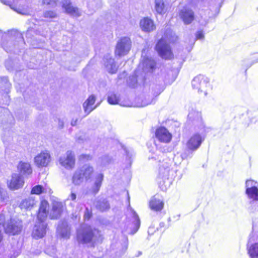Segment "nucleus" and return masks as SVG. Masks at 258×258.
Segmentation results:
<instances>
[{
	"instance_id": "26",
	"label": "nucleus",
	"mask_w": 258,
	"mask_h": 258,
	"mask_svg": "<svg viewBox=\"0 0 258 258\" xmlns=\"http://www.w3.org/2000/svg\"><path fill=\"white\" fill-rule=\"evenodd\" d=\"M128 215L132 218L133 222L134 223V231L132 232L133 234L136 233L139 229L140 226V220L139 217L135 211L132 208L129 210Z\"/></svg>"
},
{
	"instance_id": "2",
	"label": "nucleus",
	"mask_w": 258,
	"mask_h": 258,
	"mask_svg": "<svg viewBox=\"0 0 258 258\" xmlns=\"http://www.w3.org/2000/svg\"><path fill=\"white\" fill-rule=\"evenodd\" d=\"M144 51H143L142 54V59L138 67V70L135 72V77L133 76L132 78L130 79V80H134L135 81V82L133 84L130 82L129 83L130 85L132 87H135V85L140 79L139 73L140 70H142L143 74H146L148 72H152L155 68V61L151 58L144 57Z\"/></svg>"
},
{
	"instance_id": "36",
	"label": "nucleus",
	"mask_w": 258,
	"mask_h": 258,
	"mask_svg": "<svg viewBox=\"0 0 258 258\" xmlns=\"http://www.w3.org/2000/svg\"><path fill=\"white\" fill-rule=\"evenodd\" d=\"M96 206L97 209L101 211H105L109 208V204L105 200H103L102 201L98 202Z\"/></svg>"
},
{
	"instance_id": "16",
	"label": "nucleus",
	"mask_w": 258,
	"mask_h": 258,
	"mask_svg": "<svg viewBox=\"0 0 258 258\" xmlns=\"http://www.w3.org/2000/svg\"><path fill=\"white\" fill-rule=\"evenodd\" d=\"M46 224L44 221H39L33 229L32 232L33 236L37 239L42 238L46 233Z\"/></svg>"
},
{
	"instance_id": "39",
	"label": "nucleus",
	"mask_w": 258,
	"mask_h": 258,
	"mask_svg": "<svg viewBox=\"0 0 258 258\" xmlns=\"http://www.w3.org/2000/svg\"><path fill=\"white\" fill-rule=\"evenodd\" d=\"M57 2V0H43L42 4L49 8H54L56 6Z\"/></svg>"
},
{
	"instance_id": "42",
	"label": "nucleus",
	"mask_w": 258,
	"mask_h": 258,
	"mask_svg": "<svg viewBox=\"0 0 258 258\" xmlns=\"http://www.w3.org/2000/svg\"><path fill=\"white\" fill-rule=\"evenodd\" d=\"M6 192L5 190L0 187V202H4L6 198Z\"/></svg>"
},
{
	"instance_id": "18",
	"label": "nucleus",
	"mask_w": 258,
	"mask_h": 258,
	"mask_svg": "<svg viewBox=\"0 0 258 258\" xmlns=\"http://www.w3.org/2000/svg\"><path fill=\"white\" fill-rule=\"evenodd\" d=\"M103 61L105 67L108 73L114 74L116 72L118 67L115 63L114 59L111 58L110 54L106 55Z\"/></svg>"
},
{
	"instance_id": "37",
	"label": "nucleus",
	"mask_w": 258,
	"mask_h": 258,
	"mask_svg": "<svg viewBox=\"0 0 258 258\" xmlns=\"http://www.w3.org/2000/svg\"><path fill=\"white\" fill-rule=\"evenodd\" d=\"M108 102L110 104H116L119 102V97L114 94H111L108 97Z\"/></svg>"
},
{
	"instance_id": "9",
	"label": "nucleus",
	"mask_w": 258,
	"mask_h": 258,
	"mask_svg": "<svg viewBox=\"0 0 258 258\" xmlns=\"http://www.w3.org/2000/svg\"><path fill=\"white\" fill-rule=\"evenodd\" d=\"M59 163L61 166L67 170L73 169L75 165L74 154L72 151H68L65 154L59 158Z\"/></svg>"
},
{
	"instance_id": "33",
	"label": "nucleus",
	"mask_w": 258,
	"mask_h": 258,
	"mask_svg": "<svg viewBox=\"0 0 258 258\" xmlns=\"http://www.w3.org/2000/svg\"><path fill=\"white\" fill-rule=\"evenodd\" d=\"M82 171V175L86 179H89L92 173L93 172V168L89 165H84L82 169H80Z\"/></svg>"
},
{
	"instance_id": "30",
	"label": "nucleus",
	"mask_w": 258,
	"mask_h": 258,
	"mask_svg": "<svg viewBox=\"0 0 258 258\" xmlns=\"http://www.w3.org/2000/svg\"><path fill=\"white\" fill-rule=\"evenodd\" d=\"M50 189L46 186H43L41 185H36L32 188L31 194L40 195L44 192H50Z\"/></svg>"
},
{
	"instance_id": "21",
	"label": "nucleus",
	"mask_w": 258,
	"mask_h": 258,
	"mask_svg": "<svg viewBox=\"0 0 258 258\" xmlns=\"http://www.w3.org/2000/svg\"><path fill=\"white\" fill-rule=\"evenodd\" d=\"M17 169L20 174L25 176L30 175L32 172L31 165L28 162H20L17 166Z\"/></svg>"
},
{
	"instance_id": "14",
	"label": "nucleus",
	"mask_w": 258,
	"mask_h": 258,
	"mask_svg": "<svg viewBox=\"0 0 258 258\" xmlns=\"http://www.w3.org/2000/svg\"><path fill=\"white\" fill-rule=\"evenodd\" d=\"M24 183V180L19 174L14 173L11 179L8 181V185L11 189L16 190L21 188Z\"/></svg>"
},
{
	"instance_id": "45",
	"label": "nucleus",
	"mask_w": 258,
	"mask_h": 258,
	"mask_svg": "<svg viewBox=\"0 0 258 258\" xmlns=\"http://www.w3.org/2000/svg\"><path fill=\"white\" fill-rule=\"evenodd\" d=\"M58 125L59 127L61 128L63 126V121L59 120Z\"/></svg>"
},
{
	"instance_id": "28",
	"label": "nucleus",
	"mask_w": 258,
	"mask_h": 258,
	"mask_svg": "<svg viewBox=\"0 0 258 258\" xmlns=\"http://www.w3.org/2000/svg\"><path fill=\"white\" fill-rule=\"evenodd\" d=\"M170 174V167L168 165H162L159 168V177L164 181L168 179Z\"/></svg>"
},
{
	"instance_id": "47",
	"label": "nucleus",
	"mask_w": 258,
	"mask_h": 258,
	"mask_svg": "<svg viewBox=\"0 0 258 258\" xmlns=\"http://www.w3.org/2000/svg\"><path fill=\"white\" fill-rule=\"evenodd\" d=\"M85 219H89V217L88 216L87 214L86 213L84 215Z\"/></svg>"
},
{
	"instance_id": "50",
	"label": "nucleus",
	"mask_w": 258,
	"mask_h": 258,
	"mask_svg": "<svg viewBox=\"0 0 258 258\" xmlns=\"http://www.w3.org/2000/svg\"><path fill=\"white\" fill-rule=\"evenodd\" d=\"M6 67L7 68V69H8V70H9V69H10L8 68V62H6Z\"/></svg>"
},
{
	"instance_id": "46",
	"label": "nucleus",
	"mask_w": 258,
	"mask_h": 258,
	"mask_svg": "<svg viewBox=\"0 0 258 258\" xmlns=\"http://www.w3.org/2000/svg\"><path fill=\"white\" fill-rule=\"evenodd\" d=\"M76 122H77V120H75V121H72V122H71V124L73 126L75 125L76 124Z\"/></svg>"
},
{
	"instance_id": "43",
	"label": "nucleus",
	"mask_w": 258,
	"mask_h": 258,
	"mask_svg": "<svg viewBox=\"0 0 258 258\" xmlns=\"http://www.w3.org/2000/svg\"><path fill=\"white\" fill-rule=\"evenodd\" d=\"M196 39L199 40H203L204 38V34L202 31H198L196 35Z\"/></svg>"
},
{
	"instance_id": "51",
	"label": "nucleus",
	"mask_w": 258,
	"mask_h": 258,
	"mask_svg": "<svg viewBox=\"0 0 258 258\" xmlns=\"http://www.w3.org/2000/svg\"><path fill=\"white\" fill-rule=\"evenodd\" d=\"M258 62V58H257L256 60H255L253 62V63H254V62Z\"/></svg>"
},
{
	"instance_id": "29",
	"label": "nucleus",
	"mask_w": 258,
	"mask_h": 258,
	"mask_svg": "<svg viewBox=\"0 0 258 258\" xmlns=\"http://www.w3.org/2000/svg\"><path fill=\"white\" fill-rule=\"evenodd\" d=\"M248 253L251 258H258V242L247 245Z\"/></svg>"
},
{
	"instance_id": "25",
	"label": "nucleus",
	"mask_w": 258,
	"mask_h": 258,
	"mask_svg": "<svg viewBox=\"0 0 258 258\" xmlns=\"http://www.w3.org/2000/svg\"><path fill=\"white\" fill-rule=\"evenodd\" d=\"M149 206L152 210L159 211L163 209L164 203L160 199L153 197L150 201Z\"/></svg>"
},
{
	"instance_id": "4",
	"label": "nucleus",
	"mask_w": 258,
	"mask_h": 258,
	"mask_svg": "<svg viewBox=\"0 0 258 258\" xmlns=\"http://www.w3.org/2000/svg\"><path fill=\"white\" fill-rule=\"evenodd\" d=\"M5 221V216L4 214H0V242L2 239L1 231L4 229L5 232L13 235L18 234L22 229V222L19 220H11L6 226L4 224Z\"/></svg>"
},
{
	"instance_id": "31",
	"label": "nucleus",
	"mask_w": 258,
	"mask_h": 258,
	"mask_svg": "<svg viewBox=\"0 0 258 258\" xmlns=\"http://www.w3.org/2000/svg\"><path fill=\"white\" fill-rule=\"evenodd\" d=\"M84 176L82 175V171L77 170L73 176L72 182L75 185H80L83 182Z\"/></svg>"
},
{
	"instance_id": "23",
	"label": "nucleus",
	"mask_w": 258,
	"mask_h": 258,
	"mask_svg": "<svg viewBox=\"0 0 258 258\" xmlns=\"http://www.w3.org/2000/svg\"><path fill=\"white\" fill-rule=\"evenodd\" d=\"M95 102V97L94 95H92L88 97V98L86 100V101L84 103L83 108L85 112L87 114H89L98 105V104L96 105H94Z\"/></svg>"
},
{
	"instance_id": "22",
	"label": "nucleus",
	"mask_w": 258,
	"mask_h": 258,
	"mask_svg": "<svg viewBox=\"0 0 258 258\" xmlns=\"http://www.w3.org/2000/svg\"><path fill=\"white\" fill-rule=\"evenodd\" d=\"M140 25L142 30L145 32H151L155 29L153 21L148 18L142 19L140 21Z\"/></svg>"
},
{
	"instance_id": "41",
	"label": "nucleus",
	"mask_w": 258,
	"mask_h": 258,
	"mask_svg": "<svg viewBox=\"0 0 258 258\" xmlns=\"http://www.w3.org/2000/svg\"><path fill=\"white\" fill-rule=\"evenodd\" d=\"M2 46L6 51H11V48L12 47V43L11 41H8L7 42H3L2 44Z\"/></svg>"
},
{
	"instance_id": "32",
	"label": "nucleus",
	"mask_w": 258,
	"mask_h": 258,
	"mask_svg": "<svg viewBox=\"0 0 258 258\" xmlns=\"http://www.w3.org/2000/svg\"><path fill=\"white\" fill-rule=\"evenodd\" d=\"M11 84L9 83L7 77H0V90L8 93Z\"/></svg>"
},
{
	"instance_id": "15",
	"label": "nucleus",
	"mask_w": 258,
	"mask_h": 258,
	"mask_svg": "<svg viewBox=\"0 0 258 258\" xmlns=\"http://www.w3.org/2000/svg\"><path fill=\"white\" fill-rule=\"evenodd\" d=\"M63 210V203L57 201H53L52 203V209L49 212V217L51 219L59 218Z\"/></svg>"
},
{
	"instance_id": "12",
	"label": "nucleus",
	"mask_w": 258,
	"mask_h": 258,
	"mask_svg": "<svg viewBox=\"0 0 258 258\" xmlns=\"http://www.w3.org/2000/svg\"><path fill=\"white\" fill-rule=\"evenodd\" d=\"M188 118L190 120H196L200 122V126L199 128V132L201 134H205L210 130V128L206 127L204 124L202 120L201 112L192 109L188 113Z\"/></svg>"
},
{
	"instance_id": "17",
	"label": "nucleus",
	"mask_w": 258,
	"mask_h": 258,
	"mask_svg": "<svg viewBox=\"0 0 258 258\" xmlns=\"http://www.w3.org/2000/svg\"><path fill=\"white\" fill-rule=\"evenodd\" d=\"M62 7L65 12L74 17H79L81 15L79 10L72 5L71 2L69 0H63L62 1Z\"/></svg>"
},
{
	"instance_id": "24",
	"label": "nucleus",
	"mask_w": 258,
	"mask_h": 258,
	"mask_svg": "<svg viewBox=\"0 0 258 258\" xmlns=\"http://www.w3.org/2000/svg\"><path fill=\"white\" fill-rule=\"evenodd\" d=\"M103 177L104 176L101 173L98 174L95 176L94 183L90 189L92 193L96 194L99 191L103 180Z\"/></svg>"
},
{
	"instance_id": "1",
	"label": "nucleus",
	"mask_w": 258,
	"mask_h": 258,
	"mask_svg": "<svg viewBox=\"0 0 258 258\" xmlns=\"http://www.w3.org/2000/svg\"><path fill=\"white\" fill-rule=\"evenodd\" d=\"M176 38L174 33L169 30L165 33L164 37L158 42L156 49L162 58L165 59H170L173 58V54L168 43L174 42Z\"/></svg>"
},
{
	"instance_id": "10",
	"label": "nucleus",
	"mask_w": 258,
	"mask_h": 258,
	"mask_svg": "<svg viewBox=\"0 0 258 258\" xmlns=\"http://www.w3.org/2000/svg\"><path fill=\"white\" fill-rule=\"evenodd\" d=\"M155 137L160 142L167 144L170 142L172 136L166 128L160 127L156 130Z\"/></svg>"
},
{
	"instance_id": "48",
	"label": "nucleus",
	"mask_w": 258,
	"mask_h": 258,
	"mask_svg": "<svg viewBox=\"0 0 258 258\" xmlns=\"http://www.w3.org/2000/svg\"><path fill=\"white\" fill-rule=\"evenodd\" d=\"M3 33L1 31H0V39L2 38Z\"/></svg>"
},
{
	"instance_id": "6",
	"label": "nucleus",
	"mask_w": 258,
	"mask_h": 258,
	"mask_svg": "<svg viewBox=\"0 0 258 258\" xmlns=\"http://www.w3.org/2000/svg\"><path fill=\"white\" fill-rule=\"evenodd\" d=\"M0 1L18 14L24 15H28L30 14L28 6L25 5L22 0H0Z\"/></svg>"
},
{
	"instance_id": "19",
	"label": "nucleus",
	"mask_w": 258,
	"mask_h": 258,
	"mask_svg": "<svg viewBox=\"0 0 258 258\" xmlns=\"http://www.w3.org/2000/svg\"><path fill=\"white\" fill-rule=\"evenodd\" d=\"M179 16L185 24H190L194 18L193 12L186 8H184L181 10Z\"/></svg>"
},
{
	"instance_id": "49",
	"label": "nucleus",
	"mask_w": 258,
	"mask_h": 258,
	"mask_svg": "<svg viewBox=\"0 0 258 258\" xmlns=\"http://www.w3.org/2000/svg\"><path fill=\"white\" fill-rule=\"evenodd\" d=\"M153 159H156L155 157H149V160Z\"/></svg>"
},
{
	"instance_id": "3",
	"label": "nucleus",
	"mask_w": 258,
	"mask_h": 258,
	"mask_svg": "<svg viewBox=\"0 0 258 258\" xmlns=\"http://www.w3.org/2000/svg\"><path fill=\"white\" fill-rule=\"evenodd\" d=\"M100 234L98 230H93L90 226L84 225L78 231L77 239L79 242L86 243L91 241H95Z\"/></svg>"
},
{
	"instance_id": "8",
	"label": "nucleus",
	"mask_w": 258,
	"mask_h": 258,
	"mask_svg": "<svg viewBox=\"0 0 258 258\" xmlns=\"http://www.w3.org/2000/svg\"><path fill=\"white\" fill-rule=\"evenodd\" d=\"M132 42L130 38L124 37L120 38L117 42L115 54L119 56L126 55L131 50Z\"/></svg>"
},
{
	"instance_id": "20",
	"label": "nucleus",
	"mask_w": 258,
	"mask_h": 258,
	"mask_svg": "<svg viewBox=\"0 0 258 258\" xmlns=\"http://www.w3.org/2000/svg\"><path fill=\"white\" fill-rule=\"evenodd\" d=\"M48 207L49 204L47 201L42 200L41 201L37 216L38 221H44L48 215Z\"/></svg>"
},
{
	"instance_id": "52",
	"label": "nucleus",
	"mask_w": 258,
	"mask_h": 258,
	"mask_svg": "<svg viewBox=\"0 0 258 258\" xmlns=\"http://www.w3.org/2000/svg\"><path fill=\"white\" fill-rule=\"evenodd\" d=\"M46 252L48 253V249H46Z\"/></svg>"
},
{
	"instance_id": "38",
	"label": "nucleus",
	"mask_w": 258,
	"mask_h": 258,
	"mask_svg": "<svg viewBox=\"0 0 258 258\" xmlns=\"http://www.w3.org/2000/svg\"><path fill=\"white\" fill-rule=\"evenodd\" d=\"M111 161V159L107 155H105L99 160L100 165L102 166H105L108 164Z\"/></svg>"
},
{
	"instance_id": "44",
	"label": "nucleus",
	"mask_w": 258,
	"mask_h": 258,
	"mask_svg": "<svg viewBox=\"0 0 258 258\" xmlns=\"http://www.w3.org/2000/svg\"><path fill=\"white\" fill-rule=\"evenodd\" d=\"M70 198L72 200L74 201L76 199V195L75 194L72 193L70 196Z\"/></svg>"
},
{
	"instance_id": "27",
	"label": "nucleus",
	"mask_w": 258,
	"mask_h": 258,
	"mask_svg": "<svg viewBox=\"0 0 258 258\" xmlns=\"http://www.w3.org/2000/svg\"><path fill=\"white\" fill-rule=\"evenodd\" d=\"M35 204L36 201L34 198L31 197L23 200L20 205V207L21 209H31Z\"/></svg>"
},
{
	"instance_id": "40",
	"label": "nucleus",
	"mask_w": 258,
	"mask_h": 258,
	"mask_svg": "<svg viewBox=\"0 0 258 258\" xmlns=\"http://www.w3.org/2000/svg\"><path fill=\"white\" fill-rule=\"evenodd\" d=\"M56 13L53 11H47L44 12L43 17L47 19H52L56 17Z\"/></svg>"
},
{
	"instance_id": "11",
	"label": "nucleus",
	"mask_w": 258,
	"mask_h": 258,
	"mask_svg": "<svg viewBox=\"0 0 258 258\" xmlns=\"http://www.w3.org/2000/svg\"><path fill=\"white\" fill-rule=\"evenodd\" d=\"M51 161V156L47 151H42L34 158V163L38 167H46Z\"/></svg>"
},
{
	"instance_id": "5",
	"label": "nucleus",
	"mask_w": 258,
	"mask_h": 258,
	"mask_svg": "<svg viewBox=\"0 0 258 258\" xmlns=\"http://www.w3.org/2000/svg\"><path fill=\"white\" fill-rule=\"evenodd\" d=\"M245 193L248 198L252 199L251 202L254 211H258V182L253 180H247L245 182Z\"/></svg>"
},
{
	"instance_id": "53",
	"label": "nucleus",
	"mask_w": 258,
	"mask_h": 258,
	"mask_svg": "<svg viewBox=\"0 0 258 258\" xmlns=\"http://www.w3.org/2000/svg\"><path fill=\"white\" fill-rule=\"evenodd\" d=\"M149 103H147L146 104H144V105H148Z\"/></svg>"
},
{
	"instance_id": "7",
	"label": "nucleus",
	"mask_w": 258,
	"mask_h": 258,
	"mask_svg": "<svg viewBox=\"0 0 258 258\" xmlns=\"http://www.w3.org/2000/svg\"><path fill=\"white\" fill-rule=\"evenodd\" d=\"M191 85L194 89L197 90L199 93H204L205 95L207 94V91L210 88L208 79L202 75H199L195 77Z\"/></svg>"
},
{
	"instance_id": "34",
	"label": "nucleus",
	"mask_w": 258,
	"mask_h": 258,
	"mask_svg": "<svg viewBox=\"0 0 258 258\" xmlns=\"http://www.w3.org/2000/svg\"><path fill=\"white\" fill-rule=\"evenodd\" d=\"M155 8L156 12L160 14L165 13V5L163 0L155 1Z\"/></svg>"
},
{
	"instance_id": "13",
	"label": "nucleus",
	"mask_w": 258,
	"mask_h": 258,
	"mask_svg": "<svg viewBox=\"0 0 258 258\" xmlns=\"http://www.w3.org/2000/svg\"><path fill=\"white\" fill-rule=\"evenodd\" d=\"M204 140V137L199 133L195 134L189 138L187 142V147L191 150L195 151L201 146Z\"/></svg>"
},
{
	"instance_id": "35",
	"label": "nucleus",
	"mask_w": 258,
	"mask_h": 258,
	"mask_svg": "<svg viewBox=\"0 0 258 258\" xmlns=\"http://www.w3.org/2000/svg\"><path fill=\"white\" fill-rule=\"evenodd\" d=\"M57 231L58 234L62 238L68 239L70 237V231L69 228L68 227L62 228L60 226H58Z\"/></svg>"
}]
</instances>
